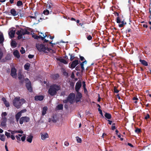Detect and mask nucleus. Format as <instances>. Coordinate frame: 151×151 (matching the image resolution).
<instances>
[{
    "label": "nucleus",
    "instance_id": "1",
    "mask_svg": "<svg viewBox=\"0 0 151 151\" xmlns=\"http://www.w3.org/2000/svg\"><path fill=\"white\" fill-rule=\"evenodd\" d=\"M60 89L59 85L56 84H54L51 85L48 91V93L51 96H53L56 94L58 91Z\"/></svg>",
    "mask_w": 151,
    "mask_h": 151
},
{
    "label": "nucleus",
    "instance_id": "2",
    "mask_svg": "<svg viewBox=\"0 0 151 151\" xmlns=\"http://www.w3.org/2000/svg\"><path fill=\"white\" fill-rule=\"evenodd\" d=\"M26 101L23 99H20L19 97H16L15 98L13 101V104L14 106L17 108L18 109L20 108L22 105L25 103Z\"/></svg>",
    "mask_w": 151,
    "mask_h": 151
},
{
    "label": "nucleus",
    "instance_id": "3",
    "mask_svg": "<svg viewBox=\"0 0 151 151\" xmlns=\"http://www.w3.org/2000/svg\"><path fill=\"white\" fill-rule=\"evenodd\" d=\"M16 34L18 35L17 39L18 40H20L22 38V35H29L30 32L25 28H20L19 30L17 31L16 33Z\"/></svg>",
    "mask_w": 151,
    "mask_h": 151
},
{
    "label": "nucleus",
    "instance_id": "4",
    "mask_svg": "<svg viewBox=\"0 0 151 151\" xmlns=\"http://www.w3.org/2000/svg\"><path fill=\"white\" fill-rule=\"evenodd\" d=\"M75 98V94L73 93H70L66 99L63 100V102L64 103H67L69 102L72 104L74 101Z\"/></svg>",
    "mask_w": 151,
    "mask_h": 151
},
{
    "label": "nucleus",
    "instance_id": "5",
    "mask_svg": "<svg viewBox=\"0 0 151 151\" xmlns=\"http://www.w3.org/2000/svg\"><path fill=\"white\" fill-rule=\"evenodd\" d=\"M36 47L37 50L40 52H43L45 53H47L46 51L47 47L43 44H36Z\"/></svg>",
    "mask_w": 151,
    "mask_h": 151
},
{
    "label": "nucleus",
    "instance_id": "6",
    "mask_svg": "<svg viewBox=\"0 0 151 151\" xmlns=\"http://www.w3.org/2000/svg\"><path fill=\"white\" fill-rule=\"evenodd\" d=\"M26 81L27 82L26 85V88L30 92H32V89L31 82L29 81V79L27 78L26 79Z\"/></svg>",
    "mask_w": 151,
    "mask_h": 151
},
{
    "label": "nucleus",
    "instance_id": "7",
    "mask_svg": "<svg viewBox=\"0 0 151 151\" xmlns=\"http://www.w3.org/2000/svg\"><path fill=\"white\" fill-rule=\"evenodd\" d=\"M30 120V118L29 117L25 116L21 117L19 120V123L22 124L24 122H28Z\"/></svg>",
    "mask_w": 151,
    "mask_h": 151
},
{
    "label": "nucleus",
    "instance_id": "8",
    "mask_svg": "<svg viewBox=\"0 0 151 151\" xmlns=\"http://www.w3.org/2000/svg\"><path fill=\"white\" fill-rule=\"evenodd\" d=\"M81 82L79 80L76 83L75 86L76 91L77 92H79L81 86Z\"/></svg>",
    "mask_w": 151,
    "mask_h": 151
},
{
    "label": "nucleus",
    "instance_id": "9",
    "mask_svg": "<svg viewBox=\"0 0 151 151\" xmlns=\"http://www.w3.org/2000/svg\"><path fill=\"white\" fill-rule=\"evenodd\" d=\"M79 64L78 60H75L73 61L70 65V68H74L76 66Z\"/></svg>",
    "mask_w": 151,
    "mask_h": 151
},
{
    "label": "nucleus",
    "instance_id": "10",
    "mask_svg": "<svg viewBox=\"0 0 151 151\" xmlns=\"http://www.w3.org/2000/svg\"><path fill=\"white\" fill-rule=\"evenodd\" d=\"M81 93L79 92H78V95H76V101L77 103L81 101L80 99L82 97Z\"/></svg>",
    "mask_w": 151,
    "mask_h": 151
},
{
    "label": "nucleus",
    "instance_id": "11",
    "mask_svg": "<svg viewBox=\"0 0 151 151\" xmlns=\"http://www.w3.org/2000/svg\"><path fill=\"white\" fill-rule=\"evenodd\" d=\"M7 119L6 117H2L1 120V125L5 127L6 126Z\"/></svg>",
    "mask_w": 151,
    "mask_h": 151
},
{
    "label": "nucleus",
    "instance_id": "12",
    "mask_svg": "<svg viewBox=\"0 0 151 151\" xmlns=\"http://www.w3.org/2000/svg\"><path fill=\"white\" fill-rule=\"evenodd\" d=\"M44 98V96L42 95L36 96L35 97V99L36 101H41Z\"/></svg>",
    "mask_w": 151,
    "mask_h": 151
},
{
    "label": "nucleus",
    "instance_id": "13",
    "mask_svg": "<svg viewBox=\"0 0 151 151\" xmlns=\"http://www.w3.org/2000/svg\"><path fill=\"white\" fill-rule=\"evenodd\" d=\"M10 13L13 16H15L17 15L19 16V12H17L15 9L14 8L10 10Z\"/></svg>",
    "mask_w": 151,
    "mask_h": 151
},
{
    "label": "nucleus",
    "instance_id": "14",
    "mask_svg": "<svg viewBox=\"0 0 151 151\" xmlns=\"http://www.w3.org/2000/svg\"><path fill=\"white\" fill-rule=\"evenodd\" d=\"M17 70L15 68H12L11 71V75L14 77L16 75Z\"/></svg>",
    "mask_w": 151,
    "mask_h": 151
},
{
    "label": "nucleus",
    "instance_id": "15",
    "mask_svg": "<svg viewBox=\"0 0 151 151\" xmlns=\"http://www.w3.org/2000/svg\"><path fill=\"white\" fill-rule=\"evenodd\" d=\"M15 32V30H12L9 31L8 33V34L10 38H13L14 37Z\"/></svg>",
    "mask_w": 151,
    "mask_h": 151
},
{
    "label": "nucleus",
    "instance_id": "16",
    "mask_svg": "<svg viewBox=\"0 0 151 151\" xmlns=\"http://www.w3.org/2000/svg\"><path fill=\"white\" fill-rule=\"evenodd\" d=\"M114 14L115 16H118L116 19V22L117 23H121V20L120 17H119V14L117 12H114Z\"/></svg>",
    "mask_w": 151,
    "mask_h": 151
},
{
    "label": "nucleus",
    "instance_id": "17",
    "mask_svg": "<svg viewBox=\"0 0 151 151\" xmlns=\"http://www.w3.org/2000/svg\"><path fill=\"white\" fill-rule=\"evenodd\" d=\"M48 137V135L47 133H45L44 134H42L41 135V138L42 140H45L46 138Z\"/></svg>",
    "mask_w": 151,
    "mask_h": 151
},
{
    "label": "nucleus",
    "instance_id": "18",
    "mask_svg": "<svg viewBox=\"0 0 151 151\" xmlns=\"http://www.w3.org/2000/svg\"><path fill=\"white\" fill-rule=\"evenodd\" d=\"M13 54L14 56L18 58H19L20 57V55L18 51L16 50L13 52Z\"/></svg>",
    "mask_w": 151,
    "mask_h": 151
},
{
    "label": "nucleus",
    "instance_id": "19",
    "mask_svg": "<svg viewBox=\"0 0 151 151\" xmlns=\"http://www.w3.org/2000/svg\"><path fill=\"white\" fill-rule=\"evenodd\" d=\"M22 114L19 112H18L15 115V118L17 122H18L20 117L21 116Z\"/></svg>",
    "mask_w": 151,
    "mask_h": 151
},
{
    "label": "nucleus",
    "instance_id": "20",
    "mask_svg": "<svg viewBox=\"0 0 151 151\" xmlns=\"http://www.w3.org/2000/svg\"><path fill=\"white\" fill-rule=\"evenodd\" d=\"M51 120L53 122L55 123L58 120V118L56 115H53L52 116Z\"/></svg>",
    "mask_w": 151,
    "mask_h": 151
},
{
    "label": "nucleus",
    "instance_id": "21",
    "mask_svg": "<svg viewBox=\"0 0 151 151\" xmlns=\"http://www.w3.org/2000/svg\"><path fill=\"white\" fill-rule=\"evenodd\" d=\"M4 40V38L3 34L0 35V45L2 44Z\"/></svg>",
    "mask_w": 151,
    "mask_h": 151
},
{
    "label": "nucleus",
    "instance_id": "22",
    "mask_svg": "<svg viewBox=\"0 0 151 151\" xmlns=\"http://www.w3.org/2000/svg\"><path fill=\"white\" fill-rule=\"evenodd\" d=\"M47 109V106H45L43 108L42 110V115L44 116L46 114Z\"/></svg>",
    "mask_w": 151,
    "mask_h": 151
},
{
    "label": "nucleus",
    "instance_id": "23",
    "mask_svg": "<svg viewBox=\"0 0 151 151\" xmlns=\"http://www.w3.org/2000/svg\"><path fill=\"white\" fill-rule=\"evenodd\" d=\"M139 61L143 65L145 66H147L148 65L147 63L145 60L140 59Z\"/></svg>",
    "mask_w": 151,
    "mask_h": 151
},
{
    "label": "nucleus",
    "instance_id": "24",
    "mask_svg": "<svg viewBox=\"0 0 151 151\" xmlns=\"http://www.w3.org/2000/svg\"><path fill=\"white\" fill-rule=\"evenodd\" d=\"M11 45L12 47L14 48L17 46V43L15 41L12 40L11 43Z\"/></svg>",
    "mask_w": 151,
    "mask_h": 151
},
{
    "label": "nucleus",
    "instance_id": "25",
    "mask_svg": "<svg viewBox=\"0 0 151 151\" xmlns=\"http://www.w3.org/2000/svg\"><path fill=\"white\" fill-rule=\"evenodd\" d=\"M105 116L106 118L108 119H110L111 117V115L108 113L106 112L104 115Z\"/></svg>",
    "mask_w": 151,
    "mask_h": 151
},
{
    "label": "nucleus",
    "instance_id": "26",
    "mask_svg": "<svg viewBox=\"0 0 151 151\" xmlns=\"http://www.w3.org/2000/svg\"><path fill=\"white\" fill-rule=\"evenodd\" d=\"M46 51L47 52V53L48 52H49L52 53H55V50L48 47H47V48Z\"/></svg>",
    "mask_w": 151,
    "mask_h": 151
},
{
    "label": "nucleus",
    "instance_id": "27",
    "mask_svg": "<svg viewBox=\"0 0 151 151\" xmlns=\"http://www.w3.org/2000/svg\"><path fill=\"white\" fill-rule=\"evenodd\" d=\"M33 137L32 136H30L27 137V141L29 143L32 142Z\"/></svg>",
    "mask_w": 151,
    "mask_h": 151
},
{
    "label": "nucleus",
    "instance_id": "28",
    "mask_svg": "<svg viewBox=\"0 0 151 151\" xmlns=\"http://www.w3.org/2000/svg\"><path fill=\"white\" fill-rule=\"evenodd\" d=\"M30 66V65L29 63H26L24 65V68L26 70H28L29 69Z\"/></svg>",
    "mask_w": 151,
    "mask_h": 151
},
{
    "label": "nucleus",
    "instance_id": "29",
    "mask_svg": "<svg viewBox=\"0 0 151 151\" xmlns=\"http://www.w3.org/2000/svg\"><path fill=\"white\" fill-rule=\"evenodd\" d=\"M59 77V76L58 74L53 75L52 76V77L54 80L57 79Z\"/></svg>",
    "mask_w": 151,
    "mask_h": 151
},
{
    "label": "nucleus",
    "instance_id": "30",
    "mask_svg": "<svg viewBox=\"0 0 151 151\" xmlns=\"http://www.w3.org/2000/svg\"><path fill=\"white\" fill-rule=\"evenodd\" d=\"M122 24H119V26L120 27H124V25L126 24V22H124V21L122 22L121 21Z\"/></svg>",
    "mask_w": 151,
    "mask_h": 151
},
{
    "label": "nucleus",
    "instance_id": "31",
    "mask_svg": "<svg viewBox=\"0 0 151 151\" xmlns=\"http://www.w3.org/2000/svg\"><path fill=\"white\" fill-rule=\"evenodd\" d=\"M23 5L22 2L21 1H18L17 3V5L18 6H22Z\"/></svg>",
    "mask_w": 151,
    "mask_h": 151
},
{
    "label": "nucleus",
    "instance_id": "32",
    "mask_svg": "<svg viewBox=\"0 0 151 151\" xmlns=\"http://www.w3.org/2000/svg\"><path fill=\"white\" fill-rule=\"evenodd\" d=\"M0 139L3 141H5V136L4 134H0Z\"/></svg>",
    "mask_w": 151,
    "mask_h": 151
},
{
    "label": "nucleus",
    "instance_id": "33",
    "mask_svg": "<svg viewBox=\"0 0 151 151\" xmlns=\"http://www.w3.org/2000/svg\"><path fill=\"white\" fill-rule=\"evenodd\" d=\"M57 108L59 110H62L63 108V105L62 104H59L57 106Z\"/></svg>",
    "mask_w": 151,
    "mask_h": 151
},
{
    "label": "nucleus",
    "instance_id": "34",
    "mask_svg": "<svg viewBox=\"0 0 151 151\" xmlns=\"http://www.w3.org/2000/svg\"><path fill=\"white\" fill-rule=\"evenodd\" d=\"M59 60L60 62L64 64H67L68 63L67 61L63 59H60Z\"/></svg>",
    "mask_w": 151,
    "mask_h": 151
},
{
    "label": "nucleus",
    "instance_id": "35",
    "mask_svg": "<svg viewBox=\"0 0 151 151\" xmlns=\"http://www.w3.org/2000/svg\"><path fill=\"white\" fill-rule=\"evenodd\" d=\"M5 135L6 136L7 138H9L10 137L11 134L10 133L8 132H5Z\"/></svg>",
    "mask_w": 151,
    "mask_h": 151
},
{
    "label": "nucleus",
    "instance_id": "36",
    "mask_svg": "<svg viewBox=\"0 0 151 151\" xmlns=\"http://www.w3.org/2000/svg\"><path fill=\"white\" fill-rule=\"evenodd\" d=\"M80 66L81 69H82V71H83V70H84V63L83 62L81 63L80 64Z\"/></svg>",
    "mask_w": 151,
    "mask_h": 151
},
{
    "label": "nucleus",
    "instance_id": "37",
    "mask_svg": "<svg viewBox=\"0 0 151 151\" xmlns=\"http://www.w3.org/2000/svg\"><path fill=\"white\" fill-rule=\"evenodd\" d=\"M76 139L77 141L78 142L81 143L82 142L81 139L78 137H76Z\"/></svg>",
    "mask_w": 151,
    "mask_h": 151
},
{
    "label": "nucleus",
    "instance_id": "38",
    "mask_svg": "<svg viewBox=\"0 0 151 151\" xmlns=\"http://www.w3.org/2000/svg\"><path fill=\"white\" fill-rule=\"evenodd\" d=\"M50 13L49 11L48 10H44L43 12V13L46 15Z\"/></svg>",
    "mask_w": 151,
    "mask_h": 151
},
{
    "label": "nucleus",
    "instance_id": "39",
    "mask_svg": "<svg viewBox=\"0 0 151 151\" xmlns=\"http://www.w3.org/2000/svg\"><path fill=\"white\" fill-rule=\"evenodd\" d=\"M73 54H70V53H69V55L70 56V61H72L75 58V57H74V55H72Z\"/></svg>",
    "mask_w": 151,
    "mask_h": 151
},
{
    "label": "nucleus",
    "instance_id": "40",
    "mask_svg": "<svg viewBox=\"0 0 151 151\" xmlns=\"http://www.w3.org/2000/svg\"><path fill=\"white\" fill-rule=\"evenodd\" d=\"M32 37H33L35 39H37V40H38L40 38V35L39 36H37L36 35H32Z\"/></svg>",
    "mask_w": 151,
    "mask_h": 151
},
{
    "label": "nucleus",
    "instance_id": "41",
    "mask_svg": "<svg viewBox=\"0 0 151 151\" xmlns=\"http://www.w3.org/2000/svg\"><path fill=\"white\" fill-rule=\"evenodd\" d=\"M8 132H10L13 135L14 134L17 133V131L15 130H8Z\"/></svg>",
    "mask_w": 151,
    "mask_h": 151
},
{
    "label": "nucleus",
    "instance_id": "42",
    "mask_svg": "<svg viewBox=\"0 0 151 151\" xmlns=\"http://www.w3.org/2000/svg\"><path fill=\"white\" fill-rule=\"evenodd\" d=\"M7 114L6 112H2L1 114V116L2 118V117H5V116H6L7 115Z\"/></svg>",
    "mask_w": 151,
    "mask_h": 151
},
{
    "label": "nucleus",
    "instance_id": "43",
    "mask_svg": "<svg viewBox=\"0 0 151 151\" xmlns=\"http://www.w3.org/2000/svg\"><path fill=\"white\" fill-rule=\"evenodd\" d=\"M141 132V130L140 129H139V128H137L135 130V132L137 133L138 134L139 133H140Z\"/></svg>",
    "mask_w": 151,
    "mask_h": 151
},
{
    "label": "nucleus",
    "instance_id": "44",
    "mask_svg": "<svg viewBox=\"0 0 151 151\" xmlns=\"http://www.w3.org/2000/svg\"><path fill=\"white\" fill-rule=\"evenodd\" d=\"M18 78L20 80H21L22 78V76L21 73L19 72L18 73Z\"/></svg>",
    "mask_w": 151,
    "mask_h": 151
},
{
    "label": "nucleus",
    "instance_id": "45",
    "mask_svg": "<svg viewBox=\"0 0 151 151\" xmlns=\"http://www.w3.org/2000/svg\"><path fill=\"white\" fill-rule=\"evenodd\" d=\"M21 49L20 50V52L22 54H23L25 52V50H24V48L22 47L21 48Z\"/></svg>",
    "mask_w": 151,
    "mask_h": 151
},
{
    "label": "nucleus",
    "instance_id": "46",
    "mask_svg": "<svg viewBox=\"0 0 151 151\" xmlns=\"http://www.w3.org/2000/svg\"><path fill=\"white\" fill-rule=\"evenodd\" d=\"M4 104H5V105L6 107H9V106L10 104L8 102H7V101H6V102L4 103Z\"/></svg>",
    "mask_w": 151,
    "mask_h": 151
},
{
    "label": "nucleus",
    "instance_id": "47",
    "mask_svg": "<svg viewBox=\"0 0 151 151\" xmlns=\"http://www.w3.org/2000/svg\"><path fill=\"white\" fill-rule=\"evenodd\" d=\"M114 92L115 93H118L119 92V91L117 89L116 87L115 86L114 87Z\"/></svg>",
    "mask_w": 151,
    "mask_h": 151
},
{
    "label": "nucleus",
    "instance_id": "48",
    "mask_svg": "<svg viewBox=\"0 0 151 151\" xmlns=\"http://www.w3.org/2000/svg\"><path fill=\"white\" fill-rule=\"evenodd\" d=\"M3 55V53L1 50L0 49V58L1 59Z\"/></svg>",
    "mask_w": 151,
    "mask_h": 151
},
{
    "label": "nucleus",
    "instance_id": "49",
    "mask_svg": "<svg viewBox=\"0 0 151 151\" xmlns=\"http://www.w3.org/2000/svg\"><path fill=\"white\" fill-rule=\"evenodd\" d=\"M98 111H99V114L101 115V116H103V117H104V116H103V113H102V111L101 110V109L100 108H98Z\"/></svg>",
    "mask_w": 151,
    "mask_h": 151
},
{
    "label": "nucleus",
    "instance_id": "50",
    "mask_svg": "<svg viewBox=\"0 0 151 151\" xmlns=\"http://www.w3.org/2000/svg\"><path fill=\"white\" fill-rule=\"evenodd\" d=\"M75 69L76 70H80V65H78L75 68Z\"/></svg>",
    "mask_w": 151,
    "mask_h": 151
},
{
    "label": "nucleus",
    "instance_id": "51",
    "mask_svg": "<svg viewBox=\"0 0 151 151\" xmlns=\"http://www.w3.org/2000/svg\"><path fill=\"white\" fill-rule=\"evenodd\" d=\"M92 38V37L91 35H89L87 37V39L89 40H91Z\"/></svg>",
    "mask_w": 151,
    "mask_h": 151
},
{
    "label": "nucleus",
    "instance_id": "52",
    "mask_svg": "<svg viewBox=\"0 0 151 151\" xmlns=\"http://www.w3.org/2000/svg\"><path fill=\"white\" fill-rule=\"evenodd\" d=\"M34 55L31 54H29L28 55V57L30 59H32V58L34 57Z\"/></svg>",
    "mask_w": 151,
    "mask_h": 151
},
{
    "label": "nucleus",
    "instance_id": "53",
    "mask_svg": "<svg viewBox=\"0 0 151 151\" xmlns=\"http://www.w3.org/2000/svg\"><path fill=\"white\" fill-rule=\"evenodd\" d=\"M5 58L6 60H9L11 58L9 56L7 55L6 56Z\"/></svg>",
    "mask_w": 151,
    "mask_h": 151
},
{
    "label": "nucleus",
    "instance_id": "54",
    "mask_svg": "<svg viewBox=\"0 0 151 151\" xmlns=\"http://www.w3.org/2000/svg\"><path fill=\"white\" fill-rule=\"evenodd\" d=\"M94 44L95 46L97 47L99 46L100 45V43L99 42L98 43H94V44Z\"/></svg>",
    "mask_w": 151,
    "mask_h": 151
},
{
    "label": "nucleus",
    "instance_id": "55",
    "mask_svg": "<svg viewBox=\"0 0 151 151\" xmlns=\"http://www.w3.org/2000/svg\"><path fill=\"white\" fill-rule=\"evenodd\" d=\"M27 111V110L26 109H24L23 110H21V111H19L22 114V113H23L26 112Z\"/></svg>",
    "mask_w": 151,
    "mask_h": 151
},
{
    "label": "nucleus",
    "instance_id": "56",
    "mask_svg": "<svg viewBox=\"0 0 151 151\" xmlns=\"http://www.w3.org/2000/svg\"><path fill=\"white\" fill-rule=\"evenodd\" d=\"M26 138L25 135L23 136L22 137H21V139L22 141H24L25 140Z\"/></svg>",
    "mask_w": 151,
    "mask_h": 151
},
{
    "label": "nucleus",
    "instance_id": "57",
    "mask_svg": "<svg viewBox=\"0 0 151 151\" xmlns=\"http://www.w3.org/2000/svg\"><path fill=\"white\" fill-rule=\"evenodd\" d=\"M47 35H45V36L44 37H42L40 35V38L39 39H41L42 40H44V38L46 37Z\"/></svg>",
    "mask_w": 151,
    "mask_h": 151
},
{
    "label": "nucleus",
    "instance_id": "58",
    "mask_svg": "<svg viewBox=\"0 0 151 151\" xmlns=\"http://www.w3.org/2000/svg\"><path fill=\"white\" fill-rule=\"evenodd\" d=\"M131 29L130 28H128L126 30V33H129L131 32Z\"/></svg>",
    "mask_w": 151,
    "mask_h": 151
},
{
    "label": "nucleus",
    "instance_id": "59",
    "mask_svg": "<svg viewBox=\"0 0 151 151\" xmlns=\"http://www.w3.org/2000/svg\"><path fill=\"white\" fill-rule=\"evenodd\" d=\"M83 88H86V84L85 83V82L84 81H83Z\"/></svg>",
    "mask_w": 151,
    "mask_h": 151
},
{
    "label": "nucleus",
    "instance_id": "60",
    "mask_svg": "<svg viewBox=\"0 0 151 151\" xmlns=\"http://www.w3.org/2000/svg\"><path fill=\"white\" fill-rule=\"evenodd\" d=\"M21 11V10L19 11V14L20 16L21 17H22L24 16V14L23 13L22 14L21 13H20V12Z\"/></svg>",
    "mask_w": 151,
    "mask_h": 151
},
{
    "label": "nucleus",
    "instance_id": "61",
    "mask_svg": "<svg viewBox=\"0 0 151 151\" xmlns=\"http://www.w3.org/2000/svg\"><path fill=\"white\" fill-rule=\"evenodd\" d=\"M71 77V78H72L73 79L74 78L75 75H74V73L73 72L72 73Z\"/></svg>",
    "mask_w": 151,
    "mask_h": 151
},
{
    "label": "nucleus",
    "instance_id": "62",
    "mask_svg": "<svg viewBox=\"0 0 151 151\" xmlns=\"http://www.w3.org/2000/svg\"><path fill=\"white\" fill-rule=\"evenodd\" d=\"M80 60L82 61H83L84 60V57H83V56H81L80 55Z\"/></svg>",
    "mask_w": 151,
    "mask_h": 151
},
{
    "label": "nucleus",
    "instance_id": "63",
    "mask_svg": "<svg viewBox=\"0 0 151 151\" xmlns=\"http://www.w3.org/2000/svg\"><path fill=\"white\" fill-rule=\"evenodd\" d=\"M69 143L67 141H65L64 143V145H65L66 146H68L69 145Z\"/></svg>",
    "mask_w": 151,
    "mask_h": 151
},
{
    "label": "nucleus",
    "instance_id": "64",
    "mask_svg": "<svg viewBox=\"0 0 151 151\" xmlns=\"http://www.w3.org/2000/svg\"><path fill=\"white\" fill-rule=\"evenodd\" d=\"M10 137L13 140H14L15 139V137L13 135H11V136H10Z\"/></svg>",
    "mask_w": 151,
    "mask_h": 151
}]
</instances>
